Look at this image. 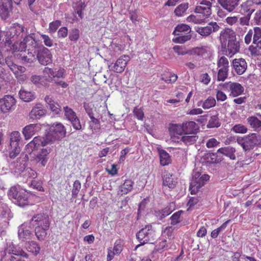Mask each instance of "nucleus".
<instances>
[{
  "instance_id": "nucleus-43",
  "label": "nucleus",
  "mask_w": 261,
  "mask_h": 261,
  "mask_svg": "<svg viewBox=\"0 0 261 261\" xmlns=\"http://www.w3.org/2000/svg\"><path fill=\"white\" fill-rule=\"evenodd\" d=\"M26 248L29 251L35 255L38 254L40 250L39 245L35 241L29 242L27 244Z\"/></svg>"
},
{
  "instance_id": "nucleus-31",
  "label": "nucleus",
  "mask_w": 261,
  "mask_h": 261,
  "mask_svg": "<svg viewBox=\"0 0 261 261\" xmlns=\"http://www.w3.org/2000/svg\"><path fill=\"white\" fill-rule=\"evenodd\" d=\"M47 107L53 112L55 114H59L61 112V107L56 101L54 100L53 97L47 95L44 99Z\"/></svg>"
},
{
  "instance_id": "nucleus-40",
  "label": "nucleus",
  "mask_w": 261,
  "mask_h": 261,
  "mask_svg": "<svg viewBox=\"0 0 261 261\" xmlns=\"http://www.w3.org/2000/svg\"><path fill=\"white\" fill-rule=\"evenodd\" d=\"M198 137L196 135H188L185 134L180 137L179 140V142H182L187 145H189L194 144L197 140Z\"/></svg>"
},
{
  "instance_id": "nucleus-8",
  "label": "nucleus",
  "mask_w": 261,
  "mask_h": 261,
  "mask_svg": "<svg viewBox=\"0 0 261 261\" xmlns=\"http://www.w3.org/2000/svg\"><path fill=\"white\" fill-rule=\"evenodd\" d=\"M136 237L141 245L146 243L153 244L156 239L155 231L152 229L151 225H146L142 228L137 233Z\"/></svg>"
},
{
  "instance_id": "nucleus-12",
  "label": "nucleus",
  "mask_w": 261,
  "mask_h": 261,
  "mask_svg": "<svg viewBox=\"0 0 261 261\" xmlns=\"http://www.w3.org/2000/svg\"><path fill=\"white\" fill-rule=\"evenodd\" d=\"M28 254L22 249H14L12 253L6 254L3 258V261H23L22 259L27 258Z\"/></svg>"
},
{
  "instance_id": "nucleus-4",
  "label": "nucleus",
  "mask_w": 261,
  "mask_h": 261,
  "mask_svg": "<svg viewBox=\"0 0 261 261\" xmlns=\"http://www.w3.org/2000/svg\"><path fill=\"white\" fill-rule=\"evenodd\" d=\"M29 193L24 190H18L16 187H12L8 192L9 197L13 200L15 203L19 206H24L28 204Z\"/></svg>"
},
{
  "instance_id": "nucleus-25",
  "label": "nucleus",
  "mask_w": 261,
  "mask_h": 261,
  "mask_svg": "<svg viewBox=\"0 0 261 261\" xmlns=\"http://www.w3.org/2000/svg\"><path fill=\"white\" fill-rule=\"evenodd\" d=\"M34 34H32L27 36L24 39L22 42L26 46V48H28V50L33 51L36 50L39 48L40 46L42 45H40L38 42L36 41L34 37Z\"/></svg>"
},
{
  "instance_id": "nucleus-37",
  "label": "nucleus",
  "mask_w": 261,
  "mask_h": 261,
  "mask_svg": "<svg viewBox=\"0 0 261 261\" xmlns=\"http://www.w3.org/2000/svg\"><path fill=\"white\" fill-rule=\"evenodd\" d=\"M248 124L254 130L259 132L261 131V120L255 116H251L247 119Z\"/></svg>"
},
{
  "instance_id": "nucleus-58",
  "label": "nucleus",
  "mask_w": 261,
  "mask_h": 261,
  "mask_svg": "<svg viewBox=\"0 0 261 261\" xmlns=\"http://www.w3.org/2000/svg\"><path fill=\"white\" fill-rule=\"evenodd\" d=\"M61 25V22L60 20H56L51 22L49 25V31L50 33H55L58 28Z\"/></svg>"
},
{
  "instance_id": "nucleus-22",
  "label": "nucleus",
  "mask_w": 261,
  "mask_h": 261,
  "mask_svg": "<svg viewBox=\"0 0 261 261\" xmlns=\"http://www.w3.org/2000/svg\"><path fill=\"white\" fill-rule=\"evenodd\" d=\"M47 144V141L44 137H35L34 139L26 146V150L28 152H32L37 149L39 146H44Z\"/></svg>"
},
{
  "instance_id": "nucleus-27",
  "label": "nucleus",
  "mask_w": 261,
  "mask_h": 261,
  "mask_svg": "<svg viewBox=\"0 0 261 261\" xmlns=\"http://www.w3.org/2000/svg\"><path fill=\"white\" fill-rule=\"evenodd\" d=\"M45 114V110L43 105L41 103H37L31 110L30 117L32 119H39Z\"/></svg>"
},
{
  "instance_id": "nucleus-3",
  "label": "nucleus",
  "mask_w": 261,
  "mask_h": 261,
  "mask_svg": "<svg viewBox=\"0 0 261 261\" xmlns=\"http://www.w3.org/2000/svg\"><path fill=\"white\" fill-rule=\"evenodd\" d=\"M261 136L256 133L239 137L237 139V142L242 146L244 151H249L260 144Z\"/></svg>"
},
{
  "instance_id": "nucleus-10",
  "label": "nucleus",
  "mask_w": 261,
  "mask_h": 261,
  "mask_svg": "<svg viewBox=\"0 0 261 261\" xmlns=\"http://www.w3.org/2000/svg\"><path fill=\"white\" fill-rule=\"evenodd\" d=\"M224 90L230 92L229 96L237 97L242 94L244 90V87L238 83L229 82L222 85Z\"/></svg>"
},
{
  "instance_id": "nucleus-50",
  "label": "nucleus",
  "mask_w": 261,
  "mask_h": 261,
  "mask_svg": "<svg viewBox=\"0 0 261 261\" xmlns=\"http://www.w3.org/2000/svg\"><path fill=\"white\" fill-rule=\"evenodd\" d=\"M22 175L27 178H35L37 175L36 171L30 168H28L22 171Z\"/></svg>"
},
{
  "instance_id": "nucleus-7",
  "label": "nucleus",
  "mask_w": 261,
  "mask_h": 261,
  "mask_svg": "<svg viewBox=\"0 0 261 261\" xmlns=\"http://www.w3.org/2000/svg\"><path fill=\"white\" fill-rule=\"evenodd\" d=\"M190 27L185 24L178 25L174 29L173 34L176 37L173 39V41L177 43H184L191 38Z\"/></svg>"
},
{
  "instance_id": "nucleus-54",
  "label": "nucleus",
  "mask_w": 261,
  "mask_h": 261,
  "mask_svg": "<svg viewBox=\"0 0 261 261\" xmlns=\"http://www.w3.org/2000/svg\"><path fill=\"white\" fill-rule=\"evenodd\" d=\"M228 69H219L218 72L217 79L219 81H224L228 76Z\"/></svg>"
},
{
  "instance_id": "nucleus-56",
  "label": "nucleus",
  "mask_w": 261,
  "mask_h": 261,
  "mask_svg": "<svg viewBox=\"0 0 261 261\" xmlns=\"http://www.w3.org/2000/svg\"><path fill=\"white\" fill-rule=\"evenodd\" d=\"M81 188V184L78 180H75L74 182L73 189L72 191V195L74 197H76L77 194Z\"/></svg>"
},
{
  "instance_id": "nucleus-32",
  "label": "nucleus",
  "mask_w": 261,
  "mask_h": 261,
  "mask_svg": "<svg viewBox=\"0 0 261 261\" xmlns=\"http://www.w3.org/2000/svg\"><path fill=\"white\" fill-rule=\"evenodd\" d=\"M236 148L231 146H227L221 147L217 150V153H221L229 158L230 160H234L236 159L235 152Z\"/></svg>"
},
{
  "instance_id": "nucleus-41",
  "label": "nucleus",
  "mask_w": 261,
  "mask_h": 261,
  "mask_svg": "<svg viewBox=\"0 0 261 261\" xmlns=\"http://www.w3.org/2000/svg\"><path fill=\"white\" fill-rule=\"evenodd\" d=\"M160 163L162 166L168 165L171 162V159L169 154L164 150H159Z\"/></svg>"
},
{
  "instance_id": "nucleus-6",
  "label": "nucleus",
  "mask_w": 261,
  "mask_h": 261,
  "mask_svg": "<svg viewBox=\"0 0 261 261\" xmlns=\"http://www.w3.org/2000/svg\"><path fill=\"white\" fill-rule=\"evenodd\" d=\"M21 138L20 134L18 131L12 132L9 137V146L8 150L9 156L11 159H14L20 153L21 149L20 143Z\"/></svg>"
},
{
  "instance_id": "nucleus-59",
  "label": "nucleus",
  "mask_w": 261,
  "mask_h": 261,
  "mask_svg": "<svg viewBox=\"0 0 261 261\" xmlns=\"http://www.w3.org/2000/svg\"><path fill=\"white\" fill-rule=\"evenodd\" d=\"M254 32L253 43L254 44L257 43V42L259 41V39L261 38V29L258 27H255Z\"/></svg>"
},
{
  "instance_id": "nucleus-36",
  "label": "nucleus",
  "mask_w": 261,
  "mask_h": 261,
  "mask_svg": "<svg viewBox=\"0 0 261 261\" xmlns=\"http://www.w3.org/2000/svg\"><path fill=\"white\" fill-rule=\"evenodd\" d=\"M5 44L9 47V50L12 51V53H16V54L21 53V51L26 49V46L22 41L19 43L17 41H15L11 44Z\"/></svg>"
},
{
  "instance_id": "nucleus-62",
  "label": "nucleus",
  "mask_w": 261,
  "mask_h": 261,
  "mask_svg": "<svg viewBox=\"0 0 261 261\" xmlns=\"http://www.w3.org/2000/svg\"><path fill=\"white\" fill-rule=\"evenodd\" d=\"M41 37L46 46L51 47L53 45V40L48 35L42 34Z\"/></svg>"
},
{
  "instance_id": "nucleus-16",
  "label": "nucleus",
  "mask_w": 261,
  "mask_h": 261,
  "mask_svg": "<svg viewBox=\"0 0 261 261\" xmlns=\"http://www.w3.org/2000/svg\"><path fill=\"white\" fill-rule=\"evenodd\" d=\"M195 31L199 35L203 37L209 36L213 32H216L220 29V27L216 22H210L204 27H197L195 28Z\"/></svg>"
},
{
  "instance_id": "nucleus-18",
  "label": "nucleus",
  "mask_w": 261,
  "mask_h": 261,
  "mask_svg": "<svg viewBox=\"0 0 261 261\" xmlns=\"http://www.w3.org/2000/svg\"><path fill=\"white\" fill-rule=\"evenodd\" d=\"M169 131L171 139L175 142H179V138L184 134L182 124H172L170 125Z\"/></svg>"
},
{
  "instance_id": "nucleus-44",
  "label": "nucleus",
  "mask_w": 261,
  "mask_h": 261,
  "mask_svg": "<svg viewBox=\"0 0 261 261\" xmlns=\"http://www.w3.org/2000/svg\"><path fill=\"white\" fill-rule=\"evenodd\" d=\"M24 29L25 28L23 26L18 23H14L11 26L10 33H15L18 39L19 37L22 36Z\"/></svg>"
},
{
  "instance_id": "nucleus-29",
  "label": "nucleus",
  "mask_w": 261,
  "mask_h": 261,
  "mask_svg": "<svg viewBox=\"0 0 261 261\" xmlns=\"http://www.w3.org/2000/svg\"><path fill=\"white\" fill-rule=\"evenodd\" d=\"M182 125L184 134L186 135L195 134L199 129L198 124L192 121L184 122Z\"/></svg>"
},
{
  "instance_id": "nucleus-35",
  "label": "nucleus",
  "mask_w": 261,
  "mask_h": 261,
  "mask_svg": "<svg viewBox=\"0 0 261 261\" xmlns=\"http://www.w3.org/2000/svg\"><path fill=\"white\" fill-rule=\"evenodd\" d=\"M209 51V47L206 46H201L194 47L189 50V54L192 55L203 57L207 55Z\"/></svg>"
},
{
  "instance_id": "nucleus-33",
  "label": "nucleus",
  "mask_w": 261,
  "mask_h": 261,
  "mask_svg": "<svg viewBox=\"0 0 261 261\" xmlns=\"http://www.w3.org/2000/svg\"><path fill=\"white\" fill-rule=\"evenodd\" d=\"M163 184L165 186H167L169 188H174L176 184V179L174 178L172 175L167 172H165L163 176Z\"/></svg>"
},
{
  "instance_id": "nucleus-42",
  "label": "nucleus",
  "mask_w": 261,
  "mask_h": 261,
  "mask_svg": "<svg viewBox=\"0 0 261 261\" xmlns=\"http://www.w3.org/2000/svg\"><path fill=\"white\" fill-rule=\"evenodd\" d=\"M11 31V26L4 32L6 39L5 44H11L13 41H17V38L16 36V34L10 33Z\"/></svg>"
},
{
  "instance_id": "nucleus-34",
  "label": "nucleus",
  "mask_w": 261,
  "mask_h": 261,
  "mask_svg": "<svg viewBox=\"0 0 261 261\" xmlns=\"http://www.w3.org/2000/svg\"><path fill=\"white\" fill-rule=\"evenodd\" d=\"M50 152V149L44 148L41 149L36 156V160L38 162H40L42 166H45L48 159V155Z\"/></svg>"
},
{
  "instance_id": "nucleus-64",
  "label": "nucleus",
  "mask_w": 261,
  "mask_h": 261,
  "mask_svg": "<svg viewBox=\"0 0 261 261\" xmlns=\"http://www.w3.org/2000/svg\"><path fill=\"white\" fill-rule=\"evenodd\" d=\"M9 73L2 66H0V78L3 80L7 81L9 79Z\"/></svg>"
},
{
  "instance_id": "nucleus-11",
  "label": "nucleus",
  "mask_w": 261,
  "mask_h": 261,
  "mask_svg": "<svg viewBox=\"0 0 261 261\" xmlns=\"http://www.w3.org/2000/svg\"><path fill=\"white\" fill-rule=\"evenodd\" d=\"M36 57L39 62L43 65H46L52 61L50 50L43 46H40L37 49Z\"/></svg>"
},
{
  "instance_id": "nucleus-19",
  "label": "nucleus",
  "mask_w": 261,
  "mask_h": 261,
  "mask_svg": "<svg viewBox=\"0 0 261 261\" xmlns=\"http://www.w3.org/2000/svg\"><path fill=\"white\" fill-rule=\"evenodd\" d=\"M129 60V57L128 56H121L117 59L113 66L111 67V65H109V68L115 72L121 73L124 70Z\"/></svg>"
},
{
  "instance_id": "nucleus-52",
  "label": "nucleus",
  "mask_w": 261,
  "mask_h": 261,
  "mask_svg": "<svg viewBox=\"0 0 261 261\" xmlns=\"http://www.w3.org/2000/svg\"><path fill=\"white\" fill-rule=\"evenodd\" d=\"M216 105L215 99L211 97H209L203 103L202 107L203 109H210Z\"/></svg>"
},
{
  "instance_id": "nucleus-17",
  "label": "nucleus",
  "mask_w": 261,
  "mask_h": 261,
  "mask_svg": "<svg viewBox=\"0 0 261 261\" xmlns=\"http://www.w3.org/2000/svg\"><path fill=\"white\" fill-rule=\"evenodd\" d=\"M55 73V71L53 69L45 67L43 70V78L47 82H54L57 85L61 86L62 88H66L68 86V84L66 82L58 79H54Z\"/></svg>"
},
{
  "instance_id": "nucleus-47",
  "label": "nucleus",
  "mask_w": 261,
  "mask_h": 261,
  "mask_svg": "<svg viewBox=\"0 0 261 261\" xmlns=\"http://www.w3.org/2000/svg\"><path fill=\"white\" fill-rule=\"evenodd\" d=\"M188 8V4L184 3L178 5L174 10V13L176 16H181Z\"/></svg>"
},
{
  "instance_id": "nucleus-26",
  "label": "nucleus",
  "mask_w": 261,
  "mask_h": 261,
  "mask_svg": "<svg viewBox=\"0 0 261 261\" xmlns=\"http://www.w3.org/2000/svg\"><path fill=\"white\" fill-rule=\"evenodd\" d=\"M232 67L238 74L241 75L246 71L247 65L244 59H235L232 61Z\"/></svg>"
},
{
  "instance_id": "nucleus-48",
  "label": "nucleus",
  "mask_w": 261,
  "mask_h": 261,
  "mask_svg": "<svg viewBox=\"0 0 261 261\" xmlns=\"http://www.w3.org/2000/svg\"><path fill=\"white\" fill-rule=\"evenodd\" d=\"M217 66L220 69H228L229 62L228 59L224 56L221 57L218 61Z\"/></svg>"
},
{
  "instance_id": "nucleus-9",
  "label": "nucleus",
  "mask_w": 261,
  "mask_h": 261,
  "mask_svg": "<svg viewBox=\"0 0 261 261\" xmlns=\"http://www.w3.org/2000/svg\"><path fill=\"white\" fill-rule=\"evenodd\" d=\"M210 176L207 174L199 172H195L192 176L190 185V190L191 194H196L199 189L203 186L205 182L209 180Z\"/></svg>"
},
{
  "instance_id": "nucleus-2",
  "label": "nucleus",
  "mask_w": 261,
  "mask_h": 261,
  "mask_svg": "<svg viewBox=\"0 0 261 261\" xmlns=\"http://www.w3.org/2000/svg\"><path fill=\"white\" fill-rule=\"evenodd\" d=\"M212 3L207 0L201 1L199 5L195 9V12L199 14L200 16L202 15L203 18H198V16L191 15L188 17L189 21H192L195 23L201 24L204 22L205 19L208 17L212 14Z\"/></svg>"
},
{
  "instance_id": "nucleus-38",
  "label": "nucleus",
  "mask_w": 261,
  "mask_h": 261,
  "mask_svg": "<svg viewBox=\"0 0 261 261\" xmlns=\"http://www.w3.org/2000/svg\"><path fill=\"white\" fill-rule=\"evenodd\" d=\"M134 182L130 179L125 180L122 185L119 188L121 195L126 194L133 189Z\"/></svg>"
},
{
  "instance_id": "nucleus-45",
  "label": "nucleus",
  "mask_w": 261,
  "mask_h": 261,
  "mask_svg": "<svg viewBox=\"0 0 261 261\" xmlns=\"http://www.w3.org/2000/svg\"><path fill=\"white\" fill-rule=\"evenodd\" d=\"M183 213L182 211H179L174 213L170 218V224L171 225H176L179 223L181 221V214Z\"/></svg>"
},
{
  "instance_id": "nucleus-13",
  "label": "nucleus",
  "mask_w": 261,
  "mask_h": 261,
  "mask_svg": "<svg viewBox=\"0 0 261 261\" xmlns=\"http://www.w3.org/2000/svg\"><path fill=\"white\" fill-rule=\"evenodd\" d=\"M64 110L66 118L70 122L73 127L76 130H80L82 128V125L76 113L67 106L64 107Z\"/></svg>"
},
{
  "instance_id": "nucleus-1",
  "label": "nucleus",
  "mask_w": 261,
  "mask_h": 261,
  "mask_svg": "<svg viewBox=\"0 0 261 261\" xmlns=\"http://www.w3.org/2000/svg\"><path fill=\"white\" fill-rule=\"evenodd\" d=\"M50 223L49 216L44 214H38L32 218L31 223L35 227V233L38 240L43 241L45 239Z\"/></svg>"
},
{
  "instance_id": "nucleus-39",
  "label": "nucleus",
  "mask_w": 261,
  "mask_h": 261,
  "mask_svg": "<svg viewBox=\"0 0 261 261\" xmlns=\"http://www.w3.org/2000/svg\"><path fill=\"white\" fill-rule=\"evenodd\" d=\"M20 98L25 102H29L33 100L35 98V95L31 91L21 89L19 91Z\"/></svg>"
},
{
  "instance_id": "nucleus-60",
  "label": "nucleus",
  "mask_w": 261,
  "mask_h": 261,
  "mask_svg": "<svg viewBox=\"0 0 261 261\" xmlns=\"http://www.w3.org/2000/svg\"><path fill=\"white\" fill-rule=\"evenodd\" d=\"M220 144V142L214 138L208 139L206 143V146L208 148H213L218 146Z\"/></svg>"
},
{
  "instance_id": "nucleus-23",
  "label": "nucleus",
  "mask_w": 261,
  "mask_h": 261,
  "mask_svg": "<svg viewBox=\"0 0 261 261\" xmlns=\"http://www.w3.org/2000/svg\"><path fill=\"white\" fill-rule=\"evenodd\" d=\"M12 7L11 0H0V16L2 19H6L8 17Z\"/></svg>"
},
{
  "instance_id": "nucleus-46",
  "label": "nucleus",
  "mask_w": 261,
  "mask_h": 261,
  "mask_svg": "<svg viewBox=\"0 0 261 261\" xmlns=\"http://www.w3.org/2000/svg\"><path fill=\"white\" fill-rule=\"evenodd\" d=\"M172 211L170 210V208L168 207H166L165 208L155 211V214L156 217L160 220H162L165 217L168 216L171 213Z\"/></svg>"
},
{
  "instance_id": "nucleus-53",
  "label": "nucleus",
  "mask_w": 261,
  "mask_h": 261,
  "mask_svg": "<svg viewBox=\"0 0 261 261\" xmlns=\"http://www.w3.org/2000/svg\"><path fill=\"white\" fill-rule=\"evenodd\" d=\"M122 249L123 241L120 240H117L114 244L113 248L112 249L114 252H115L116 254L118 255L121 252Z\"/></svg>"
},
{
  "instance_id": "nucleus-21",
  "label": "nucleus",
  "mask_w": 261,
  "mask_h": 261,
  "mask_svg": "<svg viewBox=\"0 0 261 261\" xmlns=\"http://www.w3.org/2000/svg\"><path fill=\"white\" fill-rule=\"evenodd\" d=\"M37 54V51L36 50L31 51L28 50V52H26L25 49L21 53L15 54V56H17L18 59L21 60L24 64L32 63L37 59V57H36Z\"/></svg>"
},
{
  "instance_id": "nucleus-20",
  "label": "nucleus",
  "mask_w": 261,
  "mask_h": 261,
  "mask_svg": "<svg viewBox=\"0 0 261 261\" xmlns=\"http://www.w3.org/2000/svg\"><path fill=\"white\" fill-rule=\"evenodd\" d=\"M219 38L222 47L226 46V44L228 43L237 40L236 33L233 30L229 29H225L222 31Z\"/></svg>"
},
{
  "instance_id": "nucleus-28",
  "label": "nucleus",
  "mask_w": 261,
  "mask_h": 261,
  "mask_svg": "<svg viewBox=\"0 0 261 261\" xmlns=\"http://www.w3.org/2000/svg\"><path fill=\"white\" fill-rule=\"evenodd\" d=\"M40 129L37 124H31L23 128L22 133L26 140L30 139Z\"/></svg>"
},
{
  "instance_id": "nucleus-24",
  "label": "nucleus",
  "mask_w": 261,
  "mask_h": 261,
  "mask_svg": "<svg viewBox=\"0 0 261 261\" xmlns=\"http://www.w3.org/2000/svg\"><path fill=\"white\" fill-rule=\"evenodd\" d=\"M225 50H223L224 54L231 58L234 55L238 53L240 50V43L237 40L230 42L227 44V47L224 46Z\"/></svg>"
},
{
  "instance_id": "nucleus-15",
  "label": "nucleus",
  "mask_w": 261,
  "mask_h": 261,
  "mask_svg": "<svg viewBox=\"0 0 261 261\" xmlns=\"http://www.w3.org/2000/svg\"><path fill=\"white\" fill-rule=\"evenodd\" d=\"M242 0H217L221 7L227 12H237Z\"/></svg>"
},
{
  "instance_id": "nucleus-14",
  "label": "nucleus",
  "mask_w": 261,
  "mask_h": 261,
  "mask_svg": "<svg viewBox=\"0 0 261 261\" xmlns=\"http://www.w3.org/2000/svg\"><path fill=\"white\" fill-rule=\"evenodd\" d=\"M16 104V100L13 96L5 95L0 99V110L3 113H7L13 109Z\"/></svg>"
},
{
  "instance_id": "nucleus-30",
  "label": "nucleus",
  "mask_w": 261,
  "mask_h": 261,
  "mask_svg": "<svg viewBox=\"0 0 261 261\" xmlns=\"http://www.w3.org/2000/svg\"><path fill=\"white\" fill-rule=\"evenodd\" d=\"M18 238L22 241H24L32 238L33 233L28 228L25 224H22L18 227Z\"/></svg>"
},
{
  "instance_id": "nucleus-5",
  "label": "nucleus",
  "mask_w": 261,
  "mask_h": 261,
  "mask_svg": "<svg viewBox=\"0 0 261 261\" xmlns=\"http://www.w3.org/2000/svg\"><path fill=\"white\" fill-rule=\"evenodd\" d=\"M66 134L64 126L60 123H54L50 127L45 137L47 144L55 140H59L64 138Z\"/></svg>"
},
{
  "instance_id": "nucleus-61",
  "label": "nucleus",
  "mask_w": 261,
  "mask_h": 261,
  "mask_svg": "<svg viewBox=\"0 0 261 261\" xmlns=\"http://www.w3.org/2000/svg\"><path fill=\"white\" fill-rule=\"evenodd\" d=\"M173 50L178 55H184L189 54V51L186 50L185 48L182 46L175 45L173 48Z\"/></svg>"
},
{
  "instance_id": "nucleus-51",
  "label": "nucleus",
  "mask_w": 261,
  "mask_h": 261,
  "mask_svg": "<svg viewBox=\"0 0 261 261\" xmlns=\"http://www.w3.org/2000/svg\"><path fill=\"white\" fill-rule=\"evenodd\" d=\"M220 124L218 117L216 115H214L210 118L207 126L210 128L218 127L220 126Z\"/></svg>"
},
{
  "instance_id": "nucleus-57",
  "label": "nucleus",
  "mask_w": 261,
  "mask_h": 261,
  "mask_svg": "<svg viewBox=\"0 0 261 261\" xmlns=\"http://www.w3.org/2000/svg\"><path fill=\"white\" fill-rule=\"evenodd\" d=\"M232 130L236 133L244 134L247 132V128L242 124L235 125Z\"/></svg>"
},
{
  "instance_id": "nucleus-55",
  "label": "nucleus",
  "mask_w": 261,
  "mask_h": 261,
  "mask_svg": "<svg viewBox=\"0 0 261 261\" xmlns=\"http://www.w3.org/2000/svg\"><path fill=\"white\" fill-rule=\"evenodd\" d=\"M80 36V31L77 29H72L69 33V39L71 41H76Z\"/></svg>"
},
{
  "instance_id": "nucleus-49",
  "label": "nucleus",
  "mask_w": 261,
  "mask_h": 261,
  "mask_svg": "<svg viewBox=\"0 0 261 261\" xmlns=\"http://www.w3.org/2000/svg\"><path fill=\"white\" fill-rule=\"evenodd\" d=\"M229 221V220H227L223 223L219 227L213 230L211 233V237L214 239L216 238L218 236L219 233L225 229Z\"/></svg>"
},
{
  "instance_id": "nucleus-63",
  "label": "nucleus",
  "mask_w": 261,
  "mask_h": 261,
  "mask_svg": "<svg viewBox=\"0 0 261 261\" xmlns=\"http://www.w3.org/2000/svg\"><path fill=\"white\" fill-rule=\"evenodd\" d=\"M244 16L240 18V23L242 25H248L251 18L250 15H244Z\"/></svg>"
}]
</instances>
